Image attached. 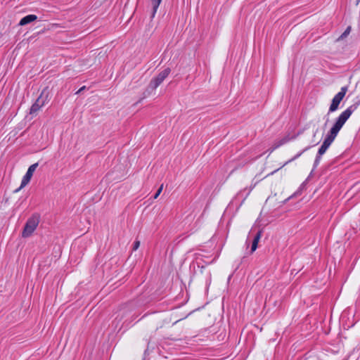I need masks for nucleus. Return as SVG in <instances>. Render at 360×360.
<instances>
[{
	"label": "nucleus",
	"instance_id": "f257e3e1",
	"mask_svg": "<svg viewBox=\"0 0 360 360\" xmlns=\"http://www.w3.org/2000/svg\"><path fill=\"white\" fill-rule=\"evenodd\" d=\"M359 105V102L356 103L352 105H350L348 108H347L345 111H343L339 117L337 118L335 124L333 125L330 131H328L326 139H324L321 148L318 151V156L316 159V162L319 161L320 157L323 155L331 143L335 140L337 136L338 132L347 122V120L349 118L353 112L357 109Z\"/></svg>",
	"mask_w": 360,
	"mask_h": 360
},
{
	"label": "nucleus",
	"instance_id": "f03ea898",
	"mask_svg": "<svg viewBox=\"0 0 360 360\" xmlns=\"http://www.w3.org/2000/svg\"><path fill=\"white\" fill-rule=\"evenodd\" d=\"M40 217L39 214H33L27 221L22 232V238L30 237L35 231L39 223Z\"/></svg>",
	"mask_w": 360,
	"mask_h": 360
},
{
	"label": "nucleus",
	"instance_id": "7ed1b4c3",
	"mask_svg": "<svg viewBox=\"0 0 360 360\" xmlns=\"http://www.w3.org/2000/svg\"><path fill=\"white\" fill-rule=\"evenodd\" d=\"M170 72L171 70L169 68H165L164 70L160 72L157 77L150 81L148 88L151 89L152 90L155 89L169 75Z\"/></svg>",
	"mask_w": 360,
	"mask_h": 360
},
{
	"label": "nucleus",
	"instance_id": "20e7f679",
	"mask_svg": "<svg viewBox=\"0 0 360 360\" xmlns=\"http://www.w3.org/2000/svg\"><path fill=\"white\" fill-rule=\"evenodd\" d=\"M347 91V86H343L341 88L340 92H338L333 98L332 103L329 108V112H333L338 110V106L345 97L346 93Z\"/></svg>",
	"mask_w": 360,
	"mask_h": 360
},
{
	"label": "nucleus",
	"instance_id": "39448f33",
	"mask_svg": "<svg viewBox=\"0 0 360 360\" xmlns=\"http://www.w3.org/2000/svg\"><path fill=\"white\" fill-rule=\"evenodd\" d=\"M38 167V163H34L30 166L28 168L27 173L23 176L22 180L21 181V185L18 189L16 190V192L24 188L26 185L28 184V183L30 181V179L33 175V173L36 170L37 167Z\"/></svg>",
	"mask_w": 360,
	"mask_h": 360
},
{
	"label": "nucleus",
	"instance_id": "423d86ee",
	"mask_svg": "<svg viewBox=\"0 0 360 360\" xmlns=\"http://www.w3.org/2000/svg\"><path fill=\"white\" fill-rule=\"evenodd\" d=\"M46 97H44L42 94L36 100L35 103L32 105L30 113L34 114L37 112L45 104Z\"/></svg>",
	"mask_w": 360,
	"mask_h": 360
},
{
	"label": "nucleus",
	"instance_id": "0eeeda50",
	"mask_svg": "<svg viewBox=\"0 0 360 360\" xmlns=\"http://www.w3.org/2000/svg\"><path fill=\"white\" fill-rule=\"evenodd\" d=\"M37 19V16L35 15L31 14V15H26L25 17L22 18L20 20V21L19 22V25L24 26V25H27L32 22H34Z\"/></svg>",
	"mask_w": 360,
	"mask_h": 360
},
{
	"label": "nucleus",
	"instance_id": "6e6552de",
	"mask_svg": "<svg viewBox=\"0 0 360 360\" xmlns=\"http://www.w3.org/2000/svg\"><path fill=\"white\" fill-rule=\"evenodd\" d=\"M262 236V231H259L257 235L255 236L254 240L252 241V247H251V252H253L256 250L257 248L258 243L260 240V238Z\"/></svg>",
	"mask_w": 360,
	"mask_h": 360
},
{
	"label": "nucleus",
	"instance_id": "1a4fd4ad",
	"mask_svg": "<svg viewBox=\"0 0 360 360\" xmlns=\"http://www.w3.org/2000/svg\"><path fill=\"white\" fill-rule=\"evenodd\" d=\"M152 6H153V11L151 13V18H153L155 15V13L158 11V6L160 4L162 0H150Z\"/></svg>",
	"mask_w": 360,
	"mask_h": 360
},
{
	"label": "nucleus",
	"instance_id": "9d476101",
	"mask_svg": "<svg viewBox=\"0 0 360 360\" xmlns=\"http://www.w3.org/2000/svg\"><path fill=\"white\" fill-rule=\"evenodd\" d=\"M288 141V139L287 138H283L276 142H275L272 146V150H275L276 148H278L279 146L285 144V143H287Z\"/></svg>",
	"mask_w": 360,
	"mask_h": 360
},
{
	"label": "nucleus",
	"instance_id": "9b49d317",
	"mask_svg": "<svg viewBox=\"0 0 360 360\" xmlns=\"http://www.w3.org/2000/svg\"><path fill=\"white\" fill-rule=\"evenodd\" d=\"M307 148H305L304 150H302L301 153L297 154L295 156H294L292 158H291L290 160H289L288 161L285 162L284 163V165L281 167L280 168L277 169L276 170L274 171L271 174H274L276 172L278 171L281 168L283 167L284 166H285L286 165H288L289 162H292V161H294L295 160H296L297 158H299L305 150H307Z\"/></svg>",
	"mask_w": 360,
	"mask_h": 360
},
{
	"label": "nucleus",
	"instance_id": "f8f14e48",
	"mask_svg": "<svg viewBox=\"0 0 360 360\" xmlns=\"http://www.w3.org/2000/svg\"><path fill=\"white\" fill-rule=\"evenodd\" d=\"M350 31H351V27H348L345 30V31L341 34V36L340 37L339 39H343V38L346 37L350 33Z\"/></svg>",
	"mask_w": 360,
	"mask_h": 360
},
{
	"label": "nucleus",
	"instance_id": "ddd939ff",
	"mask_svg": "<svg viewBox=\"0 0 360 360\" xmlns=\"http://www.w3.org/2000/svg\"><path fill=\"white\" fill-rule=\"evenodd\" d=\"M162 188H163V185L162 184L160 188H158V190L157 191L156 193L154 195V198L156 199L158 198V197L159 196V195L161 193L162 191Z\"/></svg>",
	"mask_w": 360,
	"mask_h": 360
},
{
	"label": "nucleus",
	"instance_id": "4468645a",
	"mask_svg": "<svg viewBox=\"0 0 360 360\" xmlns=\"http://www.w3.org/2000/svg\"><path fill=\"white\" fill-rule=\"evenodd\" d=\"M139 245H140V241L136 240L134 244L133 250H136L139 248Z\"/></svg>",
	"mask_w": 360,
	"mask_h": 360
},
{
	"label": "nucleus",
	"instance_id": "2eb2a0df",
	"mask_svg": "<svg viewBox=\"0 0 360 360\" xmlns=\"http://www.w3.org/2000/svg\"><path fill=\"white\" fill-rule=\"evenodd\" d=\"M85 89V86H82V88H80V89L78 90V91L77 92V94H79V93H80L81 91H83V89Z\"/></svg>",
	"mask_w": 360,
	"mask_h": 360
}]
</instances>
